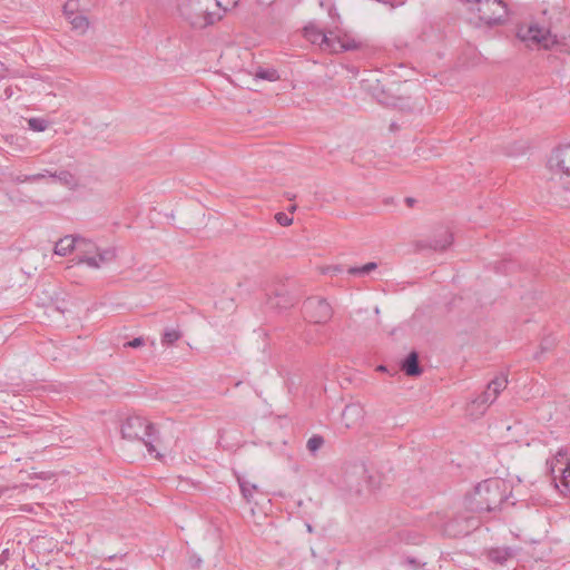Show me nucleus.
I'll return each instance as SVG.
<instances>
[{"label":"nucleus","mask_w":570,"mask_h":570,"mask_svg":"<svg viewBox=\"0 0 570 570\" xmlns=\"http://www.w3.org/2000/svg\"><path fill=\"white\" fill-rule=\"evenodd\" d=\"M122 439L141 442L149 453L156 451L154 442L157 440L155 425L140 415H130L121 424Z\"/></svg>","instance_id":"f257e3e1"},{"label":"nucleus","mask_w":570,"mask_h":570,"mask_svg":"<svg viewBox=\"0 0 570 570\" xmlns=\"http://www.w3.org/2000/svg\"><path fill=\"white\" fill-rule=\"evenodd\" d=\"M212 0H178V12L193 28H205L219 17L209 10Z\"/></svg>","instance_id":"f03ea898"},{"label":"nucleus","mask_w":570,"mask_h":570,"mask_svg":"<svg viewBox=\"0 0 570 570\" xmlns=\"http://www.w3.org/2000/svg\"><path fill=\"white\" fill-rule=\"evenodd\" d=\"M504 498L500 492L498 480H485L475 487L473 497L470 500V509L474 512H491L501 505Z\"/></svg>","instance_id":"7ed1b4c3"},{"label":"nucleus","mask_w":570,"mask_h":570,"mask_svg":"<svg viewBox=\"0 0 570 570\" xmlns=\"http://www.w3.org/2000/svg\"><path fill=\"white\" fill-rule=\"evenodd\" d=\"M76 252L78 263L87 264L92 268H99L102 264L109 263L116 257L115 249H101L94 242L81 236H77Z\"/></svg>","instance_id":"20e7f679"},{"label":"nucleus","mask_w":570,"mask_h":570,"mask_svg":"<svg viewBox=\"0 0 570 570\" xmlns=\"http://www.w3.org/2000/svg\"><path fill=\"white\" fill-rule=\"evenodd\" d=\"M508 386V379L504 375L491 380L487 389L478 395L469 405L471 415H482L485 410L498 399L499 394Z\"/></svg>","instance_id":"39448f33"},{"label":"nucleus","mask_w":570,"mask_h":570,"mask_svg":"<svg viewBox=\"0 0 570 570\" xmlns=\"http://www.w3.org/2000/svg\"><path fill=\"white\" fill-rule=\"evenodd\" d=\"M471 4V10H475L480 21L485 24H497L507 17V6L502 0H464Z\"/></svg>","instance_id":"423d86ee"},{"label":"nucleus","mask_w":570,"mask_h":570,"mask_svg":"<svg viewBox=\"0 0 570 570\" xmlns=\"http://www.w3.org/2000/svg\"><path fill=\"white\" fill-rule=\"evenodd\" d=\"M549 472L556 487L564 495L570 497V462L567 454L561 450L549 461H547Z\"/></svg>","instance_id":"0eeeda50"},{"label":"nucleus","mask_w":570,"mask_h":570,"mask_svg":"<svg viewBox=\"0 0 570 570\" xmlns=\"http://www.w3.org/2000/svg\"><path fill=\"white\" fill-rule=\"evenodd\" d=\"M517 36L521 41L525 42L528 47L538 46L548 48L554 42L550 31L538 24L520 26Z\"/></svg>","instance_id":"6e6552de"},{"label":"nucleus","mask_w":570,"mask_h":570,"mask_svg":"<svg viewBox=\"0 0 570 570\" xmlns=\"http://www.w3.org/2000/svg\"><path fill=\"white\" fill-rule=\"evenodd\" d=\"M305 317L314 324H325L333 315L331 305L321 297H309L303 305Z\"/></svg>","instance_id":"1a4fd4ad"},{"label":"nucleus","mask_w":570,"mask_h":570,"mask_svg":"<svg viewBox=\"0 0 570 570\" xmlns=\"http://www.w3.org/2000/svg\"><path fill=\"white\" fill-rule=\"evenodd\" d=\"M546 188L556 202L566 200L570 193V179L562 173H556L547 180Z\"/></svg>","instance_id":"9d476101"},{"label":"nucleus","mask_w":570,"mask_h":570,"mask_svg":"<svg viewBox=\"0 0 570 570\" xmlns=\"http://www.w3.org/2000/svg\"><path fill=\"white\" fill-rule=\"evenodd\" d=\"M549 167L570 175V145H558L549 158Z\"/></svg>","instance_id":"9b49d317"},{"label":"nucleus","mask_w":570,"mask_h":570,"mask_svg":"<svg viewBox=\"0 0 570 570\" xmlns=\"http://www.w3.org/2000/svg\"><path fill=\"white\" fill-rule=\"evenodd\" d=\"M78 7V0H69L63 7V13L66 14L72 29L79 33L86 32L89 27V21L82 13L76 12Z\"/></svg>","instance_id":"f8f14e48"},{"label":"nucleus","mask_w":570,"mask_h":570,"mask_svg":"<svg viewBox=\"0 0 570 570\" xmlns=\"http://www.w3.org/2000/svg\"><path fill=\"white\" fill-rule=\"evenodd\" d=\"M330 40L331 43L328 51L331 52L348 51L358 47V43L354 38L341 31H333L332 38H330Z\"/></svg>","instance_id":"ddd939ff"},{"label":"nucleus","mask_w":570,"mask_h":570,"mask_svg":"<svg viewBox=\"0 0 570 570\" xmlns=\"http://www.w3.org/2000/svg\"><path fill=\"white\" fill-rule=\"evenodd\" d=\"M364 409L358 403L347 404L342 412V421L347 429L358 426L364 419Z\"/></svg>","instance_id":"4468645a"},{"label":"nucleus","mask_w":570,"mask_h":570,"mask_svg":"<svg viewBox=\"0 0 570 570\" xmlns=\"http://www.w3.org/2000/svg\"><path fill=\"white\" fill-rule=\"evenodd\" d=\"M333 31H324L315 26L304 28L305 38L312 43H317L323 50H328Z\"/></svg>","instance_id":"2eb2a0df"},{"label":"nucleus","mask_w":570,"mask_h":570,"mask_svg":"<svg viewBox=\"0 0 570 570\" xmlns=\"http://www.w3.org/2000/svg\"><path fill=\"white\" fill-rule=\"evenodd\" d=\"M295 304V298L287 292L284 286L276 288L268 296V305L273 308L286 309Z\"/></svg>","instance_id":"dca6fc26"},{"label":"nucleus","mask_w":570,"mask_h":570,"mask_svg":"<svg viewBox=\"0 0 570 570\" xmlns=\"http://www.w3.org/2000/svg\"><path fill=\"white\" fill-rule=\"evenodd\" d=\"M471 520L455 518L448 521L444 525V532L452 537L465 535L472 528Z\"/></svg>","instance_id":"f3484780"},{"label":"nucleus","mask_w":570,"mask_h":570,"mask_svg":"<svg viewBox=\"0 0 570 570\" xmlns=\"http://www.w3.org/2000/svg\"><path fill=\"white\" fill-rule=\"evenodd\" d=\"M452 243L453 234L450 229L440 228L428 246L434 250H445Z\"/></svg>","instance_id":"a211bd4d"},{"label":"nucleus","mask_w":570,"mask_h":570,"mask_svg":"<svg viewBox=\"0 0 570 570\" xmlns=\"http://www.w3.org/2000/svg\"><path fill=\"white\" fill-rule=\"evenodd\" d=\"M402 371L407 376H419L422 373V367L419 363V354L412 351L401 363Z\"/></svg>","instance_id":"6ab92c4d"},{"label":"nucleus","mask_w":570,"mask_h":570,"mask_svg":"<svg viewBox=\"0 0 570 570\" xmlns=\"http://www.w3.org/2000/svg\"><path fill=\"white\" fill-rule=\"evenodd\" d=\"M77 236H65L60 238L55 245V254L59 256H67L71 252H76Z\"/></svg>","instance_id":"aec40b11"},{"label":"nucleus","mask_w":570,"mask_h":570,"mask_svg":"<svg viewBox=\"0 0 570 570\" xmlns=\"http://www.w3.org/2000/svg\"><path fill=\"white\" fill-rule=\"evenodd\" d=\"M514 557V551L511 548H495L488 552V559L493 563L504 566L507 561Z\"/></svg>","instance_id":"412c9836"},{"label":"nucleus","mask_w":570,"mask_h":570,"mask_svg":"<svg viewBox=\"0 0 570 570\" xmlns=\"http://www.w3.org/2000/svg\"><path fill=\"white\" fill-rule=\"evenodd\" d=\"M238 484H239V488H240V492L244 497V499L247 501V502H250L252 501V498H253V494L254 492L257 491V485L254 484V483H250L244 479H240L238 478Z\"/></svg>","instance_id":"4be33fe9"},{"label":"nucleus","mask_w":570,"mask_h":570,"mask_svg":"<svg viewBox=\"0 0 570 570\" xmlns=\"http://www.w3.org/2000/svg\"><path fill=\"white\" fill-rule=\"evenodd\" d=\"M28 122V129L32 130V131H37V132H40V131H45L49 126H50V121L47 120L46 118H30L27 120Z\"/></svg>","instance_id":"5701e85b"},{"label":"nucleus","mask_w":570,"mask_h":570,"mask_svg":"<svg viewBox=\"0 0 570 570\" xmlns=\"http://www.w3.org/2000/svg\"><path fill=\"white\" fill-rule=\"evenodd\" d=\"M181 337V333L175 328H166L161 336L163 345H173Z\"/></svg>","instance_id":"b1692460"},{"label":"nucleus","mask_w":570,"mask_h":570,"mask_svg":"<svg viewBox=\"0 0 570 570\" xmlns=\"http://www.w3.org/2000/svg\"><path fill=\"white\" fill-rule=\"evenodd\" d=\"M376 268H377V264L374 262H370L361 267H350L347 269V273L350 275L362 276V275L370 274L371 272L375 271Z\"/></svg>","instance_id":"393cba45"},{"label":"nucleus","mask_w":570,"mask_h":570,"mask_svg":"<svg viewBox=\"0 0 570 570\" xmlns=\"http://www.w3.org/2000/svg\"><path fill=\"white\" fill-rule=\"evenodd\" d=\"M51 177L57 178L62 185H65L69 188H75L77 186L76 178L69 171L63 170V171H60L58 175H56V174L51 175Z\"/></svg>","instance_id":"a878e982"},{"label":"nucleus","mask_w":570,"mask_h":570,"mask_svg":"<svg viewBox=\"0 0 570 570\" xmlns=\"http://www.w3.org/2000/svg\"><path fill=\"white\" fill-rule=\"evenodd\" d=\"M324 444V438L315 434L311 436L307 441L306 448L312 453L315 454Z\"/></svg>","instance_id":"bb28decb"},{"label":"nucleus","mask_w":570,"mask_h":570,"mask_svg":"<svg viewBox=\"0 0 570 570\" xmlns=\"http://www.w3.org/2000/svg\"><path fill=\"white\" fill-rule=\"evenodd\" d=\"M256 77L268 81H276L279 78L275 69H262L257 71Z\"/></svg>","instance_id":"cd10ccee"},{"label":"nucleus","mask_w":570,"mask_h":570,"mask_svg":"<svg viewBox=\"0 0 570 570\" xmlns=\"http://www.w3.org/2000/svg\"><path fill=\"white\" fill-rule=\"evenodd\" d=\"M239 0H215V3L218 8L224 11L234 9L238 4Z\"/></svg>","instance_id":"c85d7f7f"},{"label":"nucleus","mask_w":570,"mask_h":570,"mask_svg":"<svg viewBox=\"0 0 570 570\" xmlns=\"http://www.w3.org/2000/svg\"><path fill=\"white\" fill-rule=\"evenodd\" d=\"M275 219L281 226L284 227L289 226L293 223V218L283 212L277 213L275 215Z\"/></svg>","instance_id":"c756f323"},{"label":"nucleus","mask_w":570,"mask_h":570,"mask_svg":"<svg viewBox=\"0 0 570 570\" xmlns=\"http://www.w3.org/2000/svg\"><path fill=\"white\" fill-rule=\"evenodd\" d=\"M145 345V340L142 337H136L131 341H128L124 344V347H132V348H137V347H140Z\"/></svg>","instance_id":"7c9ffc66"},{"label":"nucleus","mask_w":570,"mask_h":570,"mask_svg":"<svg viewBox=\"0 0 570 570\" xmlns=\"http://www.w3.org/2000/svg\"><path fill=\"white\" fill-rule=\"evenodd\" d=\"M42 177H43V175H41V174H37V175H32V176H26L23 179H20V178L18 177V178H17V180H18V181H28V180L33 181V180H38V179H40V178H42Z\"/></svg>","instance_id":"2f4dec72"},{"label":"nucleus","mask_w":570,"mask_h":570,"mask_svg":"<svg viewBox=\"0 0 570 570\" xmlns=\"http://www.w3.org/2000/svg\"><path fill=\"white\" fill-rule=\"evenodd\" d=\"M407 207L412 208L416 204V199L413 197H406L404 199Z\"/></svg>","instance_id":"473e14b6"},{"label":"nucleus","mask_w":570,"mask_h":570,"mask_svg":"<svg viewBox=\"0 0 570 570\" xmlns=\"http://www.w3.org/2000/svg\"><path fill=\"white\" fill-rule=\"evenodd\" d=\"M6 75V67L0 61V78L4 77Z\"/></svg>","instance_id":"72a5a7b5"},{"label":"nucleus","mask_w":570,"mask_h":570,"mask_svg":"<svg viewBox=\"0 0 570 570\" xmlns=\"http://www.w3.org/2000/svg\"><path fill=\"white\" fill-rule=\"evenodd\" d=\"M262 4H265V6H269L272 4L275 0H258Z\"/></svg>","instance_id":"f704fd0d"},{"label":"nucleus","mask_w":570,"mask_h":570,"mask_svg":"<svg viewBox=\"0 0 570 570\" xmlns=\"http://www.w3.org/2000/svg\"><path fill=\"white\" fill-rule=\"evenodd\" d=\"M396 128H397L396 124L392 122V124L390 125V130H391V131L395 130Z\"/></svg>","instance_id":"c9c22d12"},{"label":"nucleus","mask_w":570,"mask_h":570,"mask_svg":"<svg viewBox=\"0 0 570 570\" xmlns=\"http://www.w3.org/2000/svg\"><path fill=\"white\" fill-rule=\"evenodd\" d=\"M116 558H117V556H116V554H114V556H109V557H108V560H109V561H111V560H114V559H116Z\"/></svg>","instance_id":"e433bc0d"},{"label":"nucleus","mask_w":570,"mask_h":570,"mask_svg":"<svg viewBox=\"0 0 570 570\" xmlns=\"http://www.w3.org/2000/svg\"><path fill=\"white\" fill-rule=\"evenodd\" d=\"M296 208H297V206H296V205H293V206L289 208V210H291V212H294V210H296Z\"/></svg>","instance_id":"4c0bfd02"},{"label":"nucleus","mask_w":570,"mask_h":570,"mask_svg":"<svg viewBox=\"0 0 570 570\" xmlns=\"http://www.w3.org/2000/svg\"><path fill=\"white\" fill-rule=\"evenodd\" d=\"M377 370H379V371H385V367H384L383 365H380V366L377 367Z\"/></svg>","instance_id":"58836bf2"}]
</instances>
